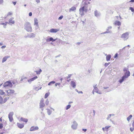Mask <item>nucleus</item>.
I'll return each mask as SVG.
<instances>
[{
  "label": "nucleus",
  "instance_id": "f257e3e1",
  "mask_svg": "<svg viewBox=\"0 0 134 134\" xmlns=\"http://www.w3.org/2000/svg\"><path fill=\"white\" fill-rule=\"evenodd\" d=\"M24 29L28 32L32 31V28L30 23L29 22L26 23L24 25Z\"/></svg>",
  "mask_w": 134,
  "mask_h": 134
},
{
  "label": "nucleus",
  "instance_id": "f03ea898",
  "mask_svg": "<svg viewBox=\"0 0 134 134\" xmlns=\"http://www.w3.org/2000/svg\"><path fill=\"white\" fill-rule=\"evenodd\" d=\"M129 33L127 32H126L122 35L121 38H122L124 41H126L128 38L129 37Z\"/></svg>",
  "mask_w": 134,
  "mask_h": 134
},
{
  "label": "nucleus",
  "instance_id": "7ed1b4c3",
  "mask_svg": "<svg viewBox=\"0 0 134 134\" xmlns=\"http://www.w3.org/2000/svg\"><path fill=\"white\" fill-rule=\"evenodd\" d=\"M3 86L5 88H6L8 86L12 87L13 86V85L12 82L10 81H7L4 83Z\"/></svg>",
  "mask_w": 134,
  "mask_h": 134
},
{
  "label": "nucleus",
  "instance_id": "20e7f679",
  "mask_svg": "<svg viewBox=\"0 0 134 134\" xmlns=\"http://www.w3.org/2000/svg\"><path fill=\"white\" fill-rule=\"evenodd\" d=\"M77 124L75 121H74L73 122V124L71 125V128L74 130H76L77 128Z\"/></svg>",
  "mask_w": 134,
  "mask_h": 134
},
{
  "label": "nucleus",
  "instance_id": "39448f33",
  "mask_svg": "<svg viewBox=\"0 0 134 134\" xmlns=\"http://www.w3.org/2000/svg\"><path fill=\"white\" fill-rule=\"evenodd\" d=\"M14 114L13 112H10L8 115V118L10 122H12L13 120V116Z\"/></svg>",
  "mask_w": 134,
  "mask_h": 134
},
{
  "label": "nucleus",
  "instance_id": "423d86ee",
  "mask_svg": "<svg viewBox=\"0 0 134 134\" xmlns=\"http://www.w3.org/2000/svg\"><path fill=\"white\" fill-rule=\"evenodd\" d=\"M15 91L13 90H9L7 91V92L8 96L12 95L14 93Z\"/></svg>",
  "mask_w": 134,
  "mask_h": 134
},
{
  "label": "nucleus",
  "instance_id": "0eeeda50",
  "mask_svg": "<svg viewBox=\"0 0 134 134\" xmlns=\"http://www.w3.org/2000/svg\"><path fill=\"white\" fill-rule=\"evenodd\" d=\"M45 105L44 103V99L42 98L40 101V108H43Z\"/></svg>",
  "mask_w": 134,
  "mask_h": 134
},
{
  "label": "nucleus",
  "instance_id": "6e6552de",
  "mask_svg": "<svg viewBox=\"0 0 134 134\" xmlns=\"http://www.w3.org/2000/svg\"><path fill=\"white\" fill-rule=\"evenodd\" d=\"M84 6H83L81 8L79 9V14L81 16L83 15Z\"/></svg>",
  "mask_w": 134,
  "mask_h": 134
},
{
  "label": "nucleus",
  "instance_id": "1a4fd4ad",
  "mask_svg": "<svg viewBox=\"0 0 134 134\" xmlns=\"http://www.w3.org/2000/svg\"><path fill=\"white\" fill-rule=\"evenodd\" d=\"M38 128L37 126L34 127L32 126L31 127L30 129V131H33L38 130Z\"/></svg>",
  "mask_w": 134,
  "mask_h": 134
},
{
  "label": "nucleus",
  "instance_id": "9d476101",
  "mask_svg": "<svg viewBox=\"0 0 134 134\" xmlns=\"http://www.w3.org/2000/svg\"><path fill=\"white\" fill-rule=\"evenodd\" d=\"M59 29H51L50 30L49 32L51 33H56L59 31Z\"/></svg>",
  "mask_w": 134,
  "mask_h": 134
},
{
  "label": "nucleus",
  "instance_id": "9b49d317",
  "mask_svg": "<svg viewBox=\"0 0 134 134\" xmlns=\"http://www.w3.org/2000/svg\"><path fill=\"white\" fill-rule=\"evenodd\" d=\"M37 77H38L37 76H36L34 77H33L32 78L28 80H27L30 83L32 81H34V80L37 79Z\"/></svg>",
  "mask_w": 134,
  "mask_h": 134
},
{
  "label": "nucleus",
  "instance_id": "f8f14e48",
  "mask_svg": "<svg viewBox=\"0 0 134 134\" xmlns=\"http://www.w3.org/2000/svg\"><path fill=\"white\" fill-rule=\"evenodd\" d=\"M35 35L33 33H31L30 34L28 35L27 37L29 38H34L35 37Z\"/></svg>",
  "mask_w": 134,
  "mask_h": 134
},
{
  "label": "nucleus",
  "instance_id": "ddd939ff",
  "mask_svg": "<svg viewBox=\"0 0 134 134\" xmlns=\"http://www.w3.org/2000/svg\"><path fill=\"white\" fill-rule=\"evenodd\" d=\"M127 78L126 76H123L122 77V78L119 80V82L120 83H122L125 80V79Z\"/></svg>",
  "mask_w": 134,
  "mask_h": 134
},
{
  "label": "nucleus",
  "instance_id": "4468645a",
  "mask_svg": "<svg viewBox=\"0 0 134 134\" xmlns=\"http://www.w3.org/2000/svg\"><path fill=\"white\" fill-rule=\"evenodd\" d=\"M56 40V39H54L52 37H51L49 39H47L46 40L47 42H50L52 41V42Z\"/></svg>",
  "mask_w": 134,
  "mask_h": 134
},
{
  "label": "nucleus",
  "instance_id": "2eb2a0df",
  "mask_svg": "<svg viewBox=\"0 0 134 134\" xmlns=\"http://www.w3.org/2000/svg\"><path fill=\"white\" fill-rule=\"evenodd\" d=\"M34 25H36L37 28L38 27L39 25L38 22V20L37 18H35L34 19Z\"/></svg>",
  "mask_w": 134,
  "mask_h": 134
},
{
  "label": "nucleus",
  "instance_id": "dca6fc26",
  "mask_svg": "<svg viewBox=\"0 0 134 134\" xmlns=\"http://www.w3.org/2000/svg\"><path fill=\"white\" fill-rule=\"evenodd\" d=\"M9 57H10V56H6L4 57L2 59V62L3 63L5 62L7 60L8 58Z\"/></svg>",
  "mask_w": 134,
  "mask_h": 134
},
{
  "label": "nucleus",
  "instance_id": "f3484780",
  "mask_svg": "<svg viewBox=\"0 0 134 134\" xmlns=\"http://www.w3.org/2000/svg\"><path fill=\"white\" fill-rule=\"evenodd\" d=\"M100 15V14L99 12H98L97 10H96L94 12V15L97 17H98Z\"/></svg>",
  "mask_w": 134,
  "mask_h": 134
},
{
  "label": "nucleus",
  "instance_id": "a211bd4d",
  "mask_svg": "<svg viewBox=\"0 0 134 134\" xmlns=\"http://www.w3.org/2000/svg\"><path fill=\"white\" fill-rule=\"evenodd\" d=\"M130 72L129 71L126 72L124 73V76H126V77L127 78L130 76Z\"/></svg>",
  "mask_w": 134,
  "mask_h": 134
},
{
  "label": "nucleus",
  "instance_id": "6ab92c4d",
  "mask_svg": "<svg viewBox=\"0 0 134 134\" xmlns=\"http://www.w3.org/2000/svg\"><path fill=\"white\" fill-rule=\"evenodd\" d=\"M71 85L72 87L74 88H75L76 86V85L75 82L73 81H71Z\"/></svg>",
  "mask_w": 134,
  "mask_h": 134
},
{
  "label": "nucleus",
  "instance_id": "aec40b11",
  "mask_svg": "<svg viewBox=\"0 0 134 134\" xmlns=\"http://www.w3.org/2000/svg\"><path fill=\"white\" fill-rule=\"evenodd\" d=\"M17 125L18 127L20 128L21 129L24 127V125L23 124H21L19 123H17Z\"/></svg>",
  "mask_w": 134,
  "mask_h": 134
},
{
  "label": "nucleus",
  "instance_id": "412c9836",
  "mask_svg": "<svg viewBox=\"0 0 134 134\" xmlns=\"http://www.w3.org/2000/svg\"><path fill=\"white\" fill-rule=\"evenodd\" d=\"M114 24L119 26L121 25V22L119 21H116L115 22Z\"/></svg>",
  "mask_w": 134,
  "mask_h": 134
},
{
  "label": "nucleus",
  "instance_id": "4be33fe9",
  "mask_svg": "<svg viewBox=\"0 0 134 134\" xmlns=\"http://www.w3.org/2000/svg\"><path fill=\"white\" fill-rule=\"evenodd\" d=\"M20 120L25 122H27L28 121V119H27L24 118L23 117L21 118H20Z\"/></svg>",
  "mask_w": 134,
  "mask_h": 134
},
{
  "label": "nucleus",
  "instance_id": "5701e85b",
  "mask_svg": "<svg viewBox=\"0 0 134 134\" xmlns=\"http://www.w3.org/2000/svg\"><path fill=\"white\" fill-rule=\"evenodd\" d=\"M13 19L12 18H11L9 20V23L12 24H14V21L13 20H12Z\"/></svg>",
  "mask_w": 134,
  "mask_h": 134
},
{
  "label": "nucleus",
  "instance_id": "b1692460",
  "mask_svg": "<svg viewBox=\"0 0 134 134\" xmlns=\"http://www.w3.org/2000/svg\"><path fill=\"white\" fill-rule=\"evenodd\" d=\"M111 57V55L110 54L107 55L106 56V59L107 61H108L110 60Z\"/></svg>",
  "mask_w": 134,
  "mask_h": 134
},
{
  "label": "nucleus",
  "instance_id": "393cba45",
  "mask_svg": "<svg viewBox=\"0 0 134 134\" xmlns=\"http://www.w3.org/2000/svg\"><path fill=\"white\" fill-rule=\"evenodd\" d=\"M97 85H96L95 86H93V87L94 88L93 91H94L96 92H98V88L96 87V86Z\"/></svg>",
  "mask_w": 134,
  "mask_h": 134
},
{
  "label": "nucleus",
  "instance_id": "a878e982",
  "mask_svg": "<svg viewBox=\"0 0 134 134\" xmlns=\"http://www.w3.org/2000/svg\"><path fill=\"white\" fill-rule=\"evenodd\" d=\"M76 8L74 7H73L70 9L69 12H70L71 11H74L76 10Z\"/></svg>",
  "mask_w": 134,
  "mask_h": 134
},
{
  "label": "nucleus",
  "instance_id": "bb28decb",
  "mask_svg": "<svg viewBox=\"0 0 134 134\" xmlns=\"http://www.w3.org/2000/svg\"><path fill=\"white\" fill-rule=\"evenodd\" d=\"M132 117V115H130L127 118V120L129 121V122Z\"/></svg>",
  "mask_w": 134,
  "mask_h": 134
},
{
  "label": "nucleus",
  "instance_id": "cd10ccee",
  "mask_svg": "<svg viewBox=\"0 0 134 134\" xmlns=\"http://www.w3.org/2000/svg\"><path fill=\"white\" fill-rule=\"evenodd\" d=\"M42 71L41 69H40L38 71H35V72H36L37 74H40L41 72H42Z\"/></svg>",
  "mask_w": 134,
  "mask_h": 134
},
{
  "label": "nucleus",
  "instance_id": "c85d7f7f",
  "mask_svg": "<svg viewBox=\"0 0 134 134\" xmlns=\"http://www.w3.org/2000/svg\"><path fill=\"white\" fill-rule=\"evenodd\" d=\"M47 113L48 115H50L52 113V111L49 109H47Z\"/></svg>",
  "mask_w": 134,
  "mask_h": 134
},
{
  "label": "nucleus",
  "instance_id": "c756f323",
  "mask_svg": "<svg viewBox=\"0 0 134 134\" xmlns=\"http://www.w3.org/2000/svg\"><path fill=\"white\" fill-rule=\"evenodd\" d=\"M3 103V99L0 96V104H2Z\"/></svg>",
  "mask_w": 134,
  "mask_h": 134
},
{
  "label": "nucleus",
  "instance_id": "7c9ffc66",
  "mask_svg": "<svg viewBox=\"0 0 134 134\" xmlns=\"http://www.w3.org/2000/svg\"><path fill=\"white\" fill-rule=\"evenodd\" d=\"M49 93H46L45 94L44 98H46L48 97L49 95Z\"/></svg>",
  "mask_w": 134,
  "mask_h": 134
},
{
  "label": "nucleus",
  "instance_id": "2f4dec72",
  "mask_svg": "<svg viewBox=\"0 0 134 134\" xmlns=\"http://www.w3.org/2000/svg\"><path fill=\"white\" fill-rule=\"evenodd\" d=\"M5 93L2 90H0V94L2 95H4Z\"/></svg>",
  "mask_w": 134,
  "mask_h": 134
},
{
  "label": "nucleus",
  "instance_id": "473e14b6",
  "mask_svg": "<svg viewBox=\"0 0 134 134\" xmlns=\"http://www.w3.org/2000/svg\"><path fill=\"white\" fill-rule=\"evenodd\" d=\"M123 70L124 72H125L129 71V70H128V69L126 68H125Z\"/></svg>",
  "mask_w": 134,
  "mask_h": 134
},
{
  "label": "nucleus",
  "instance_id": "72a5a7b5",
  "mask_svg": "<svg viewBox=\"0 0 134 134\" xmlns=\"http://www.w3.org/2000/svg\"><path fill=\"white\" fill-rule=\"evenodd\" d=\"M71 107V105H68L66 106V109L68 110V109H69Z\"/></svg>",
  "mask_w": 134,
  "mask_h": 134
},
{
  "label": "nucleus",
  "instance_id": "f704fd0d",
  "mask_svg": "<svg viewBox=\"0 0 134 134\" xmlns=\"http://www.w3.org/2000/svg\"><path fill=\"white\" fill-rule=\"evenodd\" d=\"M111 117V114H109L108 115V116L107 117V120H108Z\"/></svg>",
  "mask_w": 134,
  "mask_h": 134
},
{
  "label": "nucleus",
  "instance_id": "c9c22d12",
  "mask_svg": "<svg viewBox=\"0 0 134 134\" xmlns=\"http://www.w3.org/2000/svg\"><path fill=\"white\" fill-rule=\"evenodd\" d=\"M1 25H4V27L5 28V26H6V24H5V23H1V24H0Z\"/></svg>",
  "mask_w": 134,
  "mask_h": 134
},
{
  "label": "nucleus",
  "instance_id": "e433bc0d",
  "mask_svg": "<svg viewBox=\"0 0 134 134\" xmlns=\"http://www.w3.org/2000/svg\"><path fill=\"white\" fill-rule=\"evenodd\" d=\"M129 9L131 10L132 12H134V9L132 7H130L129 8Z\"/></svg>",
  "mask_w": 134,
  "mask_h": 134
},
{
  "label": "nucleus",
  "instance_id": "4c0bfd02",
  "mask_svg": "<svg viewBox=\"0 0 134 134\" xmlns=\"http://www.w3.org/2000/svg\"><path fill=\"white\" fill-rule=\"evenodd\" d=\"M72 75V74H69L68 75V76L66 77V78L67 79H68L71 77V76Z\"/></svg>",
  "mask_w": 134,
  "mask_h": 134
},
{
  "label": "nucleus",
  "instance_id": "58836bf2",
  "mask_svg": "<svg viewBox=\"0 0 134 134\" xmlns=\"http://www.w3.org/2000/svg\"><path fill=\"white\" fill-rule=\"evenodd\" d=\"M130 130L131 132H132L134 130V127H130Z\"/></svg>",
  "mask_w": 134,
  "mask_h": 134
},
{
  "label": "nucleus",
  "instance_id": "ea45409f",
  "mask_svg": "<svg viewBox=\"0 0 134 134\" xmlns=\"http://www.w3.org/2000/svg\"><path fill=\"white\" fill-rule=\"evenodd\" d=\"M34 89L36 91H38L39 90L38 87H36L34 88Z\"/></svg>",
  "mask_w": 134,
  "mask_h": 134
},
{
  "label": "nucleus",
  "instance_id": "a19ab883",
  "mask_svg": "<svg viewBox=\"0 0 134 134\" xmlns=\"http://www.w3.org/2000/svg\"><path fill=\"white\" fill-rule=\"evenodd\" d=\"M49 103V101L48 100V99H47L46 101L45 102L46 104L47 105H48Z\"/></svg>",
  "mask_w": 134,
  "mask_h": 134
},
{
  "label": "nucleus",
  "instance_id": "79ce46f5",
  "mask_svg": "<svg viewBox=\"0 0 134 134\" xmlns=\"http://www.w3.org/2000/svg\"><path fill=\"white\" fill-rule=\"evenodd\" d=\"M63 18V16L61 15L58 18V19L59 20H60L62 19Z\"/></svg>",
  "mask_w": 134,
  "mask_h": 134
},
{
  "label": "nucleus",
  "instance_id": "37998d69",
  "mask_svg": "<svg viewBox=\"0 0 134 134\" xmlns=\"http://www.w3.org/2000/svg\"><path fill=\"white\" fill-rule=\"evenodd\" d=\"M84 6V11L85 12H86L87 11V8H85V7Z\"/></svg>",
  "mask_w": 134,
  "mask_h": 134
},
{
  "label": "nucleus",
  "instance_id": "c03bdc74",
  "mask_svg": "<svg viewBox=\"0 0 134 134\" xmlns=\"http://www.w3.org/2000/svg\"><path fill=\"white\" fill-rule=\"evenodd\" d=\"M110 127V126H106L104 128L106 130H107Z\"/></svg>",
  "mask_w": 134,
  "mask_h": 134
},
{
  "label": "nucleus",
  "instance_id": "a18cd8bd",
  "mask_svg": "<svg viewBox=\"0 0 134 134\" xmlns=\"http://www.w3.org/2000/svg\"><path fill=\"white\" fill-rule=\"evenodd\" d=\"M110 64V63H105L104 65V66L105 67L107 66Z\"/></svg>",
  "mask_w": 134,
  "mask_h": 134
},
{
  "label": "nucleus",
  "instance_id": "49530a36",
  "mask_svg": "<svg viewBox=\"0 0 134 134\" xmlns=\"http://www.w3.org/2000/svg\"><path fill=\"white\" fill-rule=\"evenodd\" d=\"M3 127V125L2 124H0V129H2Z\"/></svg>",
  "mask_w": 134,
  "mask_h": 134
},
{
  "label": "nucleus",
  "instance_id": "de8ad7c7",
  "mask_svg": "<svg viewBox=\"0 0 134 134\" xmlns=\"http://www.w3.org/2000/svg\"><path fill=\"white\" fill-rule=\"evenodd\" d=\"M12 14V13L10 12H9L7 15V16H8L9 15H10Z\"/></svg>",
  "mask_w": 134,
  "mask_h": 134
},
{
  "label": "nucleus",
  "instance_id": "09e8293b",
  "mask_svg": "<svg viewBox=\"0 0 134 134\" xmlns=\"http://www.w3.org/2000/svg\"><path fill=\"white\" fill-rule=\"evenodd\" d=\"M3 0H0V4H3Z\"/></svg>",
  "mask_w": 134,
  "mask_h": 134
},
{
  "label": "nucleus",
  "instance_id": "8fccbe9b",
  "mask_svg": "<svg viewBox=\"0 0 134 134\" xmlns=\"http://www.w3.org/2000/svg\"><path fill=\"white\" fill-rule=\"evenodd\" d=\"M118 54L117 53H116L115 54V55L114 56V58H116L118 56Z\"/></svg>",
  "mask_w": 134,
  "mask_h": 134
},
{
  "label": "nucleus",
  "instance_id": "3c124183",
  "mask_svg": "<svg viewBox=\"0 0 134 134\" xmlns=\"http://www.w3.org/2000/svg\"><path fill=\"white\" fill-rule=\"evenodd\" d=\"M16 2H17L16 1H15V2L12 1V3L14 5H15V4H16Z\"/></svg>",
  "mask_w": 134,
  "mask_h": 134
},
{
  "label": "nucleus",
  "instance_id": "603ef678",
  "mask_svg": "<svg viewBox=\"0 0 134 134\" xmlns=\"http://www.w3.org/2000/svg\"><path fill=\"white\" fill-rule=\"evenodd\" d=\"M126 46H125L122 49H120V52L122 50L126 48Z\"/></svg>",
  "mask_w": 134,
  "mask_h": 134
},
{
  "label": "nucleus",
  "instance_id": "864d4df0",
  "mask_svg": "<svg viewBox=\"0 0 134 134\" xmlns=\"http://www.w3.org/2000/svg\"><path fill=\"white\" fill-rule=\"evenodd\" d=\"M32 13L31 12H30L29 13V16H31L32 15Z\"/></svg>",
  "mask_w": 134,
  "mask_h": 134
},
{
  "label": "nucleus",
  "instance_id": "5fc2aeb1",
  "mask_svg": "<svg viewBox=\"0 0 134 134\" xmlns=\"http://www.w3.org/2000/svg\"><path fill=\"white\" fill-rule=\"evenodd\" d=\"M6 47V46H2L1 47V48L2 49H4Z\"/></svg>",
  "mask_w": 134,
  "mask_h": 134
},
{
  "label": "nucleus",
  "instance_id": "6e6d98bb",
  "mask_svg": "<svg viewBox=\"0 0 134 134\" xmlns=\"http://www.w3.org/2000/svg\"><path fill=\"white\" fill-rule=\"evenodd\" d=\"M51 84H54L55 83V82L54 81H52L50 82Z\"/></svg>",
  "mask_w": 134,
  "mask_h": 134
},
{
  "label": "nucleus",
  "instance_id": "4d7b16f0",
  "mask_svg": "<svg viewBox=\"0 0 134 134\" xmlns=\"http://www.w3.org/2000/svg\"><path fill=\"white\" fill-rule=\"evenodd\" d=\"M108 30H109V29H107V32H109L108 33H111V32L110 31H109Z\"/></svg>",
  "mask_w": 134,
  "mask_h": 134
},
{
  "label": "nucleus",
  "instance_id": "13d9d810",
  "mask_svg": "<svg viewBox=\"0 0 134 134\" xmlns=\"http://www.w3.org/2000/svg\"><path fill=\"white\" fill-rule=\"evenodd\" d=\"M92 70L91 69H89L88 71V72H89V73H90V72Z\"/></svg>",
  "mask_w": 134,
  "mask_h": 134
},
{
  "label": "nucleus",
  "instance_id": "bf43d9fd",
  "mask_svg": "<svg viewBox=\"0 0 134 134\" xmlns=\"http://www.w3.org/2000/svg\"><path fill=\"white\" fill-rule=\"evenodd\" d=\"M82 130L83 131L85 132H86L87 130L86 129H83Z\"/></svg>",
  "mask_w": 134,
  "mask_h": 134
},
{
  "label": "nucleus",
  "instance_id": "052dcab7",
  "mask_svg": "<svg viewBox=\"0 0 134 134\" xmlns=\"http://www.w3.org/2000/svg\"><path fill=\"white\" fill-rule=\"evenodd\" d=\"M40 0H36V2L37 3H38L40 2Z\"/></svg>",
  "mask_w": 134,
  "mask_h": 134
},
{
  "label": "nucleus",
  "instance_id": "680f3d73",
  "mask_svg": "<svg viewBox=\"0 0 134 134\" xmlns=\"http://www.w3.org/2000/svg\"><path fill=\"white\" fill-rule=\"evenodd\" d=\"M108 32H107V31H106L104 32L101 33V34H106V33H108Z\"/></svg>",
  "mask_w": 134,
  "mask_h": 134
},
{
  "label": "nucleus",
  "instance_id": "e2e57ef3",
  "mask_svg": "<svg viewBox=\"0 0 134 134\" xmlns=\"http://www.w3.org/2000/svg\"><path fill=\"white\" fill-rule=\"evenodd\" d=\"M82 93V94L83 93V92L82 91H78V93Z\"/></svg>",
  "mask_w": 134,
  "mask_h": 134
},
{
  "label": "nucleus",
  "instance_id": "0e129e2a",
  "mask_svg": "<svg viewBox=\"0 0 134 134\" xmlns=\"http://www.w3.org/2000/svg\"><path fill=\"white\" fill-rule=\"evenodd\" d=\"M12 83H13V84H16V82L15 81H13L12 82Z\"/></svg>",
  "mask_w": 134,
  "mask_h": 134
},
{
  "label": "nucleus",
  "instance_id": "69168bd1",
  "mask_svg": "<svg viewBox=\"0 0 134 134\" xmlns=\"http://www.w3.org/2000/svg\"><path fill=\"white\" fill-rule=\"evenodd\" d=\"M112 28V27L111 26H109V27H108V28L107 29H111Z\"/></svg>",
  "mask_w": 134,
  "mask_h": 134
},
{
  "label": "nucleus",
  "instance_id": "338daca9",
  "mask_svg": "<svg viewBox=\"0 0 134 134\" xmlns=\"http://www.w3.org/2000/svg\"><path fill=\"white\" fill-rule=\"evenodd\" d=\"M61 55H57V56H56L55 57V58H57V57H60V56Z\"/></svg>",
  "mask_w": 134,
  "mask_h": 134
},
{
  "label": "nucleus",
  "instance_id": "774afa93",
  "mask_svg": "<svg viewBox=\"0 0 134 134\" xmlns=\"http://www.w3.org/2000/svg\"><path fill=\"white\" fill-rule=\"evenodd\" d=\"M60 83H58V85L59 86L58 87V88H59L60 87L59 85H60Z\"/></svg>",
  "mask_w": 134,
  "mask_h": 134
}]
</instances>
